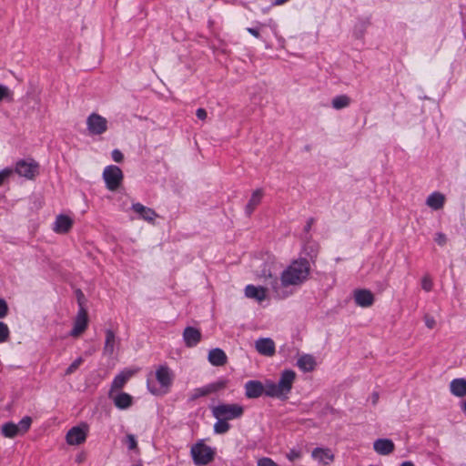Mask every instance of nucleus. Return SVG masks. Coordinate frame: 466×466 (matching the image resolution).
<instances>
[{
	"label": "nucleus",
	"mask_w": 466,
	"mask_h": 466,
	"mask_svg": "<svg viewBox=\"0 0 466 466\" xmlns=\"http://www.w3.org/2000/svg\"><path fill=\"white\" fill-rule=\"evenodd\" d=\"M309 262L306 258H299L292 261L282 271L279 279L274 277L270 270L266 269L259 275V279L271 287L276 298L285 299L292 293L290 288L304 283L309 279Z\"/></svg>",
	"instance_id": "obj_1"
},
{
	"label": "nucleus",
	"mask_w": 466,
	"mask_h": 466,
	"mask_svg": "<svg viewBox=\"0 0 466 466\" xmlns=\"http://www.w3.org/2000/svg\"><path fill=\"white\" fill-rule=\"evenodd\" d=\"M295 379V371L286 370L281 372L278 383L267 380L265 384H262L258 380H249L245 384V394L248 399H256L266 394L271 398L285 400L292 389Z\"/></svg>",
	"instance_id": "obj_2"
},
{
	"label": "nucleus",
	"mask_w": 466,
	"mask_h": 466,
	"mask_svg": "<svg viewBox=\"0 0 466 466\" xmlns=\"http://www.w3.org/2000/svg\"><path fill=\"white\" fill-rule=\"evenodd\" d=\"M211 411L217 420H230L240 418L244 413V408L237 403H221L212 407Z\"/></svg>",
	"instance_id": "obj_3"
},
{
	"label": "nucleus",
	"mask_w": 466,
	"mask_h": 466,
	"mask_svg": "<svg viewBox=\"0 0 466 466\" xmlns=\"http://www.w3.org/2000/svg\"><path fill=\"white\" fill-rule=\"evenodd\" d=\"M190 454L196 465L203 466L210 463L214 460L215 451L206 445L203 440H200L191 447Z\"/></svg>",
	"instance_id": "obj_4"
},
{
	"label": "nucleus",
	"mask_w": 466,
	"mask_h": 466,
	"mask_svg": "<svg viewBox=\"0 0 466 466\" xmlns=\"http://www.w3.org/2000/svg\"><path fill=\"white\" fill-rule=\"evenodd\" d=\"M103 178L108 190L116 191L123 182L124 175L122 170L114 165L105 167Z\"/></svg>",
	"instance_id": "obj_5"
},
{
	"label": "nucleus",
	"mask_w": 466,
	"mask_h": 466,
	"mask_svg": "<svg viewBox=\"0 0 466 466\" xmlns=\"http://www.w3.org/2000/svg\"><path fill=\"white\" fill-rule=\"evenodd\" d=\"M120 346L121 341L116 334L110 329H106L103 355L107 359H113L117 355Z\"/></svg>",
	"instance_id": "obj_6"
},
{
	"label": "nucleus",
	"mask_w": 466,
	"mask_h": 466,
	"mask_svg": "<svg viewBox=\"0 0 466 466\" xmlns=\"http://www.w3.org/2000/svg\"><path fill=\"white\" fill-rule=\"evenodd\" d=\"M39 165L33 159L29 160H19L15 164V169L20 177H24L27 179H33L38 175Z\"/></svg>",
	"instance_id": "obj_7"
},
{
	"label": "nucleus",
	"mask_w": 466,
	"mask_h": 466,
	"mask_svg": "<svg viewBox=\"0 0 466 466\" xmlns=\"http://www.w3.org/2000/svg\"><path fill=\"white\" fill-rule=\"evenodd\" d=\"M86 127L89 134L102 135L107 130V120L99 114L92 113L86 118Z\"/></svg>",
	"instance_id": "obj_8"
},
{
	"label": "nucleus",
	"mask_w": 466,
	"mask_h": 466,
	"mask_svg": "<svg viewBox=\"0 0 466 466\" xmlns=\"http://www.w3.org/2000/svg\"><path fill=\"white\" fill-rule=\"evenodd\" d=\"M88 432V426L86 423H83L78 426H75L71 428L66 435V440L67 444L69 445H80L86 441V436Z\"/></svg>",
	"instance_id": "obj_9"
},
{
	"label": "nucleus",
	"mask_w": 466,
	"mask_h": 466,
	"mask_svg": "<svg viewBox=\"0 0 466 466\" xmlns=\"http://www.w3.org/2000/svg\"><path fill=\"white\" fill-rule=\"evenodd\" d=\"M226 383L225 381H217L214 383H210L208 385H206L201 388L194 389L191 393L189 394L188 400L189 401H195L198 398L208 396L209 394L215 393L218 390L225 388Z\"/></svg>",
	"instance_id": "obj_10"
},
{
	"label": "nucleus",
	"mask_w": 466,
	"mask_h": 466,
	"mask_svg": "<svg viewBox=\"0 0 466 466\" xmlns=\"http://www.w3.org/2000/svg\"><path fill=\"white\" fill-rule=\"evenodd\" d=\"M87 312L83 307V305L80 304V309L77 312L76 318L74 322V328L71 330L70 335L72 337H78L79 335H81L87 328Z\"/></svg>",
	"instance_id": "obj_11"
},
{
	"label": "nucleus",
	"mask_w": 466,
	"mask_h": 466,
	"mask_svg": "<svg viewBox=\"0 0 466 466\" xmlns=\"http://www.w3.org/2000/svg\"><path fill=\"white\" fill-rule=\"evenodd\" d=\"M131 209L136 214L138 215L139 218H141L150 224H155L156 218H158V215L157 214V212L154 209L147 208V207L142 205L141 203L132 204Z\"/></svg>",
	"instance_id": "obj_12"
},
{
	"label": "nucleus",
	"mask_w": 466,
	"mask_h": 466,
	"mask_svg": "<svg viewBox=\"0 0 466 466\" xmlns=\"http://www.w3.org/2000/svg\"><path fill=\"white\" fill-rule=\"evenodd\" d=\"M312 458L323 465H329L334 461V454L329 448H315L311 452Z\"/></svg>",
	"instance_id": "obj_13"
},
{
	"label": "nucleus",
	"mask_w": 466,
	"mask_h": 466,
	"mask_svg": "<svg viewBox=\"0 0 466 466\" xmlns=\"http://www.w3.org/2000/svg\"><path fill=\"white\" fill-rule=\"evenodd\" d=\"M257 351L264 356L271 357L275 354L276 348L274 341L269 338L259 339L255 342Z\"/></svg>",
	"instance_id": "obj_14"
},
{
	"label": "nucleus",
	"mask_w": 466,
	"mask_h": 466,
	"mask_svg": "<svg viewBox=\"0 0 466 466\" xmlns=\"http://www.w3.org/2000/svg\"><path fill=\"white\" fill-rule=\"evenodd\" d=\"M354 299L358 306L368 308L373 304L374 296L368 289H358L354 292Z\"/></svg>",
	"instance_id": "obj_15"
},
{
	"label": "nucleus",
	"mask_w": 466,
	"mask_h": 466,
	"mask_svg": "<svg viewBox=\"0 0 466 466\" xmlns=\"http://www.w3.org/2000/svg\"><path fill=\"white\" fill-rule=\"evenodd\" d=\"M374 451L380 455H389L393 452L395 445L390 439H378L373 443Z\"/></svg>",
	"instance_id": "obj_16"
},
{
	"label": "nucleus",
	"mask_w": 466,
	"mask_h": 466,
	"mask_svg": "<svg viewBox=\"0 0 466 466\" xmlns=\"http://www.w3.org/2000/svg\"><path fill=\"white\" fill-rule=\"evenodd\" d=\"M135 374V371L131 370H125L121 371L119 374H117L115 379L113 380V382L111 384V389L109 392L114 393L115 391H117L121 390L127 381Z\"/></svg>",
	"instance_id": "obj_17"
},
{
	"label": "nucleus",
	"mask_w": 466,
	"mask_h": 466,
	"mask_svg": "<svg viewBox=\"0 0 466 466\" xmlns=\"http://www.w3.org/2000/svg\"><path fill=\"white\" fill-rule=\"evenodd\" d=\"M183 339L187 347H195L201 339V332L196 328L187 327L183 331Z\"/></svg>",
	"instance_id": "obj_18"
},
{
	"label": "nucleus",
	"mask_w": 466,
	"mask_h": 466,
	"mask_svg": "<svg viewBox=\"0 0 466 466\" xmlns=\"http://www.w3.org/2000/svg\"><path fill=\"white\" fill-rule=\"evenodd\" d=\"M156 377L162 387L168 389L171 386L173 380V374L168 367H159L156 371Z\"/></svg>",
	"instance_id": "obj_19"
},
{
	"label": "nucleus",
	"mask_w": 466,
	"mask_h": 466,
	"mask_svg": "<svg viewBox=\"0 0 466 466\" xmlns=\"http://www.w3.org/2000/svg\"><path fill=\"white\" fill-rule=\"evenodd\" d=\"M109 398L113 400L114 404L120 410H125L132 405V397L126 392H120L116 395L109 392Z\"/></svg>",
	"instance_id": "obj_20"
},
{
	"label": "nucleus",
	"mask_w": 466,
	"mask_h": 466,
	"mask_svg": "<svg viewBox=\"0 0 466 466\" xmlns=\"http://www.w3.org/2000/svg\"><path fill=\"white\" fill-rule=\"evenodd\" d=\"M267 289L263 287H256L254 285H248L245 288V295L248 299H253L258 302L266 299Z\"/></svg>",
	"instance_id": "obj_21"
},
{
	"label": "nucleus",
	"mask_w": 466,
	"mask_h": 466,
	"mask_svg": "<svg viewBox=\"0 0 466 466\" xmlns=\"http://www.w3.org/2000/svg\"><path fill=\"white\" fill-rule=\"evenodd\" d=\"M208 360L213 366L217 367L224 366L228 362L226 353L219 348L209 350Z\"/></svg>",
	"instance_id": "obj_22"
},
{
	"label": "nucleus",
	"mask_w": 466,
	"mask_h": 466,
	"mask_svg": "<svg viewBox=\"0 0 466 466\" xmlns=\"http://www.w3.org/2000/svg\"><path fill=\"white\" fill-rule=\"evenodd\" d=\"M316 365V360L310 354H302L297 360V366L304 372L314 370Z\"/></svg>",
	"instance_id": "obj_23"
},
{
	"label": "nucleus",
	"mask_w": 466,
	"mask_h": 466,
	"mask_svg": "<svg viewBox=\"0 0 466 466\" xmlns=\"http://www.w3.org/2000/svg\"><path fill=\"white\" fill-rule=\"evenodd\" d=\"M73 225V220L66 215L57 216L55 225L54 230L56 233L64 234L70 230Z\"/></svg>",
	"instance_id": "obj_24"
},
{
	"label": "nucleus",
	"mask_w": 466,
	"mask_h": 466,
	"mask_svg": "<svg viewBox=\"0 0 466 466\" xmlns=\"http://www.w3.org/2000/svg\"><path fill=\"white\" fill-rule=\"evenodd\" d=\"M445 203V196L440 192L431 193L426 199V205L433 210L441 209Z\"/></svg>",
	"instance_id": "obj_25"
},
{
	"label": "nucleus",
	"mask_w": 466,
	"mask_h": 466,
	"mask_svg": "<svg viewBox=\"0 0 466 466\" xmlns=\"http://www.w3.org/2000/svg\"><path fill=\"white\" fill-rule=\"evenodd\" d=\"M451 392L457 397H463L466 395V380L454 379L450 383Z\"/></svg>",
	"instance_id": "obj_26"
},
{
	"label": "nucleus",
	"mask_w": 466,
	"mask_h": 466,
	"mask_svg": "<svg viewBox=\"0 0 466 466\" xmlns=\"http://www.w3.org/2000/svg\"><path fill=\"white\" fill-rule=\"evenodd\" d=\"M263 197V191L261 189H256L252 195L250 199L248 200L246 206V213L250 216L256 208L260 204Z\"/></svg>",
	"instance_id": "obj_27"
},
{
	"label": "nucleus",
	"mask_w": 466,
	"mask_h": 466,
	"mask_svg": "<svg viewBox=\"0 0 466 466\" xmlns=\"http://www.w3.org/2000/svg\"><path fill=\"white\" fill-rule=\"evenodd\" d=\"M1 431L5 438H15L19 434L18 427L13 422H6L3 424Z\"/></svg>",
	"instance_id": "obj_28"
},
{
	"label": "nucleus",
	"mask_w": 466,
	"mask_h": 466,
	"mask_svg": "<svg viewBox=\"0 0 466 466\" xmlns=\"http://www.w3.org/2000/svg\"><path fill=\"white\" fill-rule=\"evenodd\" d=\"M350 104V98L346 95L335 96L331 101V105H332L333 108H335L337 110L345 108V107L349 106Z\"/></svg>",
	"instance_id": "obj_29"
},
{
	"label": "nucleus",
	"mask_w": 466,
	"mask_h": 466,
	"mask_svg": "<svg viewBox=\"0 0 466 466\" xmlns=\"http://www.w3.org/2000/svg\"><path fill=\"white\" fill-rule=\"evenodd\" d=\"M229 429L230 425L228 424V420L222 419L218 420L214 424V431L217 434H224L228 432Z\"/></svg>",
	"instance_id": "obj_30"
},
{
	"label": "nucleus",
	"mask_w": 466,
	"mask_h": 466,
	"mask_svg": "<svg viewBox=\"0 0 466 466\" xmlns=\"http://www.w3.org/2000/svg\"><path fill=\"white\" fill-rule=\"evenodd\" d=\"M319 246L317 242L308 241V243L305 245V251L308 256H309L311 258H314L319 253Z\"/></svg>",
	"instance_id": "obj_31"
},
{
	"label": "nucleus",
	"mask_w": 466,
	"mask_h": 466,
	"mask_svg": "<svg viewBox=\"0 0 466 466\" xmlns=\"http://www.w3.org/2000/svg\"><path fill=\"white\" fill-rule=\"evenodd\" d=\"M31 423H32V419L31 417L29 416H25L24 417L18 424H16V426L18 427V431H19V434H24L25 433L30 426H31Z\"/></svg>",
	"instance_id": "obj_32"
},
{
	"label": "nucleus",
	"mask_w": 466,
	"mask_h": 466,
	"mask_svg": "<svg viewBox=\"0 0 466 466\" xmlns=\"http://www.w3.org/2000/svg\"><path fill=\"white\" fill-rule=\"evenodd\" d=\"M9 329L7 325L0 321V343L5 342L9 338Z\"/></svg>",
	"instance_id": "obj_33"
},
{
	"label": "nucleus",
	"mask_w": 466,
	"mask_h": 466,
	"mask_svg": "<svg viewBox=\"0 0 466 466\" xmlns=\"http://www.w3.org/2000/svg\"><path fill=\"white\" fill-rule=\"evenodd\" d=\"M433 282L429 275H425L421 279V288L426 292H430L432 289Z\"/></svg>",
	"instance_id": "obj_34"
},
{
	"label": "nucleus",
	"mask_w": 466,
	"mask_h": 466,
	"mask_svg": "<svg viewBox=\"0 0 466 466\" xmlns=\"http://www.w3.org/2000/svg\"><path fill=\"white\" fill-rule=\"evenodd\" d=\"M83 363V358L79 357L77 358L76 360H75L70 365L69 367L66 369V375H70L72 374L73 372H75L78 368L79 366Z\"/></svg>",
	"instance_id": "obj_35"
},
{
	"label": "nucleus",
	"mask_w": 466,
	"mask_h": 466,
	"mask_svg": "<svg viewBox=\"0 0 466 466\" xmlns=\"http://www.w3.org/2000/svg\"><path fill=\"white\" fill-rule=\"evenodd\" d=\"M127 447L129 450H136L137 447V442L133 434H127V441H126Z\"/></svg>",
	"instance_id": "obj_36"
},
{
	"label": "nucleus",
	"mask_w": 466,
	"mask_h": 466,
	"mask_svg": "<svg viewBox=\"0 0 466 466\" xmlns=\"http://www.w3.org/2000/svg\"><path fill=\"white\" fill-rule=\"evenodd\" d=\"M13 172L14 170L12 168H5L0 171V186L13 174Z\"/></svg>",
	"instance_id": "obj_37"
},
{
	"label": "nucleus",
	"mask_w": 466,
	"mask_h": 466,
	"mask_svg": "<svg viewBox=\"0 0 466 466\" xmlns=\"http://www.w3.org/2000/svg\"><path fill=\"white\" fill-rule=\"evenodd\" d=\"M258 466H278L271 459L264 457L258 461Z\"/></svg>",
	"instance_id": "obj_38"
},
{
	"label": "nucleus",
	"mask_w": 466,
	"mask_h": 466,
	"mask_svg": "<svg viewBox=\"0 0 466 466\" xmlns=\"http://www.w3.org/2000/svg\"><path fill=\"white\" fill-rule=\"evenodd\" d=\"M112 158L115 162L120 163L124 159V155L119 149H114L111 153Z\"/></svg>",
	"instance_id": "obj_39"
},
{
	"label": "nucleus",
	"mask_w": 466,
	"mask_h": 466,
	"mask_svg": "<svg viewBox=\"0 0 466 466\" xmlns=\"http://www.w3.org/2000/svg\"><path fill=\"white\" fill-rule=\"evenodd\" d=\"M435 241L438 245L444 246L447 242V238L443 233L438 232L435 236Z\"/></svg>",
	"instance_id": "obj_40"
},
{
	"label": "nucleus",
	"mask_w": 466,
	"mask_h": 466,
	"mask_svg": "<svg viewBox=\"0 0 466 466\" xmlns=\"http://www.w3.org/2000/svg\"><path fill=\"white\" fill-rule=\"evenodd\" d=\"M8 310L5 300L0 299V319L6 316Z\"/></svg>",
	"instance_id": "obj_41"
},
{
	"label": "nucleus",
	"mask_w": 466,
	"mask_h": 466,
	"mask_svg": "<svg viewBox=\"0 0 466 466\" xmlns=\"http://www.w3.org/2000/svg\"><path fill=\"white\" fill-rule=\"evenodd\" d=\"M301 457V453L300 451H296V450H291L288 454H287V458L290 461H293Z\"/></svg>",
	"instance_id": "obj_42"
},
{
	"label": "nucleus",
	"mask_w": 466,
	"mask_h": 466,
	"mask_svg": "<svg viewBox=\"0 0 466 466\" xmlns=\"http://www.w3.org/2000/svg\"><path fill=\"white\" fill-rule=\"evenodd\" d=\"M425 324L429 329H433L435 327V319L431 316H425Z\"/></svg>",
	"instance_id": "obj_43"
},
{
	"label": "nucleus",
	"mask_w": 466,
	"mask_h": 466,
	"mask_svg": "<svg viewBox=\"0 0 466 466\" xmlns=\"http://www.w3.org/2000/svg\"><path fill=\"white\" fill-rule=\"evenodd\" d=\"M314 222H315V220H314V218H309L307 220V223H306V225H305V227H304V231H305V233H307V234H308V233L309 232V230L311 229V227L313 226Z\"/></svg>",
	"instance_id": "obj_44"
},
{
	"label": "nucleus",
	"mask_w": 466,
	"mask_h": 466,
	"mask_svg": "<svg viewBox=\"0 0 466 466\" xmlns=\"http://www.w3.org/2000/svg\"><path fill=\"white\" fill-rule=\"evenodd\" d=\"M196 115L201 120H205L207 118V111L204 108H198Z\"/></svg>",
	"instance_id": "obj_45"
},
{
	"label": "nucleus",
	"mask_w": 466,
	"mask_h": 466,
	"mask_svg": "<svg viewBox=\"0 0 466 466\" xmlns=\"http://www.w3.org/2000/svg\"><path fill=\"white\" fill-rule=\"evenodd\" d=\"M8 95V88L0 85V101Z\"/></svg>",
	"instance_id": "obj_46"
},
{
	"label": "nucleus",
	"mask_w": 466,
	"mask_h": 466,
	"mask_svg": "<svg viewBox=\"0 0 466 466\" xmlns=\"http://www.w3.org/2000/svg\"><path fill=\"white\" fill-rule=\"evenodd\" d=\"M247 30H248V32L249 34H251V35H254L255 37H257V38H258V37H259V32H258V29L250 28V27H249V28H248Z\"/></svg>",
	"instance_id": "obj_47"
},
{
	"label": "nucleus",
	"mask_w": 466,
	"mask_h": 466,
	"mask_svg": "<svg viewBox=\"0 0 466 466\" xmlns=\"http://www.w3.org/2000/svg\"><path fill=\"white\" fill-rule=\"evenodd\" d=\"M400 466H415L413 462L407 461L402 462Z\"/></svg>",
	"instance_id": "obj_48"
},
{
	"label": "nucleus",
	"mask_w": 466,
	"mask_h": 466,
	"mask_svg": "<svg viewBox=\"0 0 466 466\" xmlns=\"http://www.w3.org/2000/svg\"><path fill=\"white\" fill-rule=\"evenodd\" d=\"M275 5H282L284 4L285 2H287L288 0H271Z\"/></svg>",
	"instance_id": "obj_49"
},
{
	"label": "nucleus",
	"mask_w": 466,
	"mask_h": 466,
	"mask_svg": "<svg viewBox=\"0 0 466 466\" xmlns=\"http://www.w3.org/2000/svg\"><path fill=\"white\" fill-rule=\"evenodd\" d=\"M77 296H78V302H79V305H80V304L82 305V303H81V301H80V300H81V299L84 297V295H83V293H82L80 290H78V291H77Z\"/></svg>",
	"instance_id": "obj_50"
},
{
	"label": "nucleus",
	"mask_w": 466,
	"mask_h": 466,
	"mask_svg": "<svg viewBox=\"0 0 466 466\" xmlns=\"http://www.w3.org/2000/svg\"><path fill=\"white\" fill-rule=\"evenodd\" d=\"M462 410L466 413V400L462 403Z\"/></svg>",
	"instance_id": "obj_51"
},
{
	"label": "nucleus",
	"mask_w": 466,
	"mask_h": 466,
	"mask_svg": "<svg viewBox=\"0 0 466 466\" xmlns=\"http://www.w3.org/2000/svg\"><path fill=\"white\" fill-rule=\"evenodd\" d=\"M377 400H378V395L375 394L374 397H373V403H376Z\"/></svg>",
	"instance_id": "obj_52"
}]
</instances>
